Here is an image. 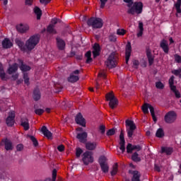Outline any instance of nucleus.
Listing matches in <instances>:
<instances>
[{
  "label": "nucleus",
  "instance_id": "36",
  "mask_svg": "<svg viewBox=\"0 0 181 181\" xmlns=\"http://www.w3.org/2000/svg\"><path fill=\"white\" fill-rule=\"evenodd\" d=\"M116 34L118 35V36H124L127 34V30L124 28H119L117 30Z\"/></svg>",
  "mask_w": 181,
  "mask_h": 181
},
{
  "label": "nucleus",
  "instance_id": "31",
  "mask_svg": "<svg viewBox=\"0 0 181 181\" xmlns=\"http://www.w3.org/2000/svg\"><path fill=\"white\" fill-rule=\"evenodd\" d=\"M144 34V23L141 22L139 23V32L137 33V37H141Z\"/></svg>",
  "mask_w": 181,
  "mask_h": 181
},
{
  "label": "nucleus",
  "instance_id": "20",
  "mask_svg": "<svg viewBox=\"0 0 181 181\" xmlns=\"http://www.w3.org/2000/svg\"><path fill=\"white\" fill-rule=\"evenodd\" d=\"M80 71L78 70H76L73 74H71L69 78H68L70 83H76V81H78V76L74 74H78Z\"/></svg>",
  "mask_w": 181,
  "mask_h": 181
},
{
  "label": "nucleus",
  "instance_id": "14",
  "mask_svg": "<svg viewBox=\"0 0 181 181\" xmlns=\"http://www.w3.org/2000/svg\"><path fill=\"white\" fill-rule=\"evenodd\" d=\"M141 149H142L141 146H132L131 144H129L127 146V153H132L134 151H141Z\"/></svg>",
  "mask_w": 181,
  "mask_h": 181
},
{
  "label": "nucleus",
  "instance_id": "39",
  "mask_svg": "<svg viewBox=\"0 0 181 181\" xmlns=\"http://www.w3.org/2000/svg\"><path fill=\"white\" fill-rule=\"evenodd\" d=\"M57 177V170L56 169H54L52 170V180L50 178H48L46 180V181H56V177Z\"/></svg>",
  "mask_w": 181,
  "mask_h": 181
},
{
  "label": "nucleus",
  "instance_id": "59",
  "mask_svg": "<svg viewBox=\"0 0 181 181\" xmlns=\"http://www.w3.org/2000/svg\"><path fill=\"white\" fill-rule=\"evenodd\" d=\"M57 149L59 152H63L64 151V146L60 145L57 147Z\"/></svg>",
  "mask_w": 181,
  "mask_h": 181
},
{
  "label": "nucleus",
  "instance_id": "46",
  "mask_svg": "<svg viewBox=\"0 0 181 181\" xmlns=\"http://www.w3.org/2000/svg\"><path fill=\"white\" fill-rule=\"evenodd\" d=\"M0 111H6V103H0Z\"/></svg>",
  "mask_w": 181,
  "mask_h": 181
},
{
  "label": "nucleus",
  "instance_id": "11",
  "mask_svg": "<svg viewBox=\"0 0 181 181\" xmlns=\"http://www.w3.org/2000/svg\"><path fill=\"white\" fill-rule=\"evenodd\" d=\"M6 124L8 127H13L15 124V111L11 110L8 112V116L6 119Z\"/></svg>",
  "mask_w": 181,
  "mask_h": 181
},
{
  "label": "nucleus",
  "instance_id": "40",
  "mask_svg": "<svg viewBox=\"0 0 181 181\" xmlns=\"http://www.w3.org/2000/svg\"><path fill=\"white\" fill-rule=\"evenodd\" d=\"M47 31L49 33L56 34V30H54V26L52 25H49L47 27Z\"/></svg>",
  "mask_w": 181,
  "mask_h": 181
},
{
  "label": "nucleus",
  "instance_id": "29",
  "mask_svg": "<svg viewBox=\"0 0 181 181\" xmlns=\"http://www.w3.org/2000/svg\"><path fill=\"white\" fill-rule=\"evenodd\" d=\"M97 146V143L95 142H88L86 144V149L89 151H93Z\"/></svg>",
  "mask_w": 181,
  "mask_h": 181
},
{
  "label": "nucleus",
  "instance_id": "6",
  "mask_svg": "<svg viewBox=\"0 0 181 181\" xmlns=\"http://www.w3.org/2000/svg\"><path fill=\"white\" fill-rule=\"evenodd\" d=\"M148 109L150 110L153 120L154 121V122H156V116H155V109H153V107H152V105H151V104L149 103H145L141 107V110L144 114H148Z\"/></svg>",
  "mask_w": 181,
  "mask_h": 181
},
{
  "label": "nucleus",
  "instance_id": "45",
  "mask_svg": "<svg viewBox=\"0 0 181 181\" xmlns=\"http://www.w3.org/2000/svg\"><path fill=\"white\" fill-rule=\"evenodd\" d=\"M30 139L32 141V142L33 143V145L35 146H37L38 143H37V140L36 139V138H35L33 136H30Z\"/></svg>",
  "mask_w": 181,
  "mask_h": 181
},
{
  "label": "nucleus",
  "instance_id": "49",
  "mask_svg": "<svg viewBox=\"0 0 181 181\" xmlns=\"http://www.w3.org/2000/svg\"><path fill=\"white\" fill-rule=\"evenodd\" d=\"M173 74H175V76H179L181 77V69L177 70L172 71Z\"/></svg>",
  "mask_w": 181,
  "mask_h": 181
},
{
  "label": "nucleus",
  "instance_id": "55",
  "mask_svg": "<svg viewBox=\"0 0 181 181\" xmlns=\"http://www.w3.org/2000/svg\"><path fill=\"white\" fill-rule=\"evenodd\" d=\"M156 87L157 88H163L164 86H163V83H162V82H157L156 83Z\"/></svg>",
  "mask_w": 181,
  "mask_h": 181
},
{
  "label": "nucleus",
  "instance_id": "34",
  "mask_svg": "<svg viewBox=\"0 0 181 181\" xmlns=\"http://www.w3.org/2000/svg\"><path fill=\"white\" fill-rule=\"evenodd\" d=\"M34 13L37 16V19H40L42 16V10L39 7L34 8Z\"/></svg>",
  "mask_w": 181,
  "mask_h": 181
},
{
  "label": "nucleus",
  "instance_id": "7",
  "mask_svg": "<svg viewBox=\"0 0 181 181\" xmlns=\"http://www.w3.org/2000/svg\"><path fill=\"white\" fill-rule=\"evenodd\" d=\"M126 127L129 138H132V135H134V131L136 129L135 123H134V121L132 120H126Z\"/></svg>",
  "mask_w": 181,
  "mask_h": 181
},
{
  "label": "nucleus",
  "instance_id": "60",
  "mask_svg": "<svg viewBox=\"0 0 181 181\" xmlns=\"http://www.w3.org/2000/svg\"><path fill=\"white\" fill-rule=\"evenodd\" d=\"M52 0H40L41 4H44V5H47Z\"/></svg>",
  "mask_w": 181,
  "mask_h": 181
},
{
  "label": "nucleus",
  "instance_id": "52",
  "mask_svg": "<svg viewBox=\"0 0 181 181\" xmlns=\"http://www.w3.org/2000/svg\"><path fill=\"white\" fill-rule=\"evenodd\" d=\"M81 153H83V150H81V148H76V155L77 158H80V156L81 155Z\"/></svg>",
  "mask_w": 181,
  "mask_h": 181
},
{
  "label": "nucleus",
  "instance_id": "24",
  "mask_svg": "<svg viewBox=\"0 0 181 181\" xmlns=\"http://www.w3.org/2000/svg\"><path fill=\"white\" fill-rule=\"evenodd\" d=\"M7 71L8 74H14V73H16V71H18V64L10 66Z\"/></svg>",
  "mask_w": 181,
  "mask_h": 181
},
{
  "label": "nucleus",
  "instance_id": "4",
  "mask_svg": "<svg viewBox=\"0 0 181 181\" xmlns=\"http://www.w3.org/2000/svg\"><path fill=\"white\" fill-rule=\"evenodd\" d=\"M106 101H109L110 108H115L118 105V100L115 98L114 92H110L105 95Z\"/></svg>",
  "mask_w": 181,
  "mask_h": 181
},
{
  "label": "nucleus",
  "instance_id": "43",
  "mask_svg": "<svg viewBox=\"0 0 181 181\" xmlns=\"http://www.w3.org/2000/svg\"><path fill=\"white\" fill-rule=\"evenodd\" d=\"M157 138H162L165 134L163 133V130L162 129H158L156 132Z\"/></svg>",
  "mask_w": 181,
  "mask_h": 181
},
{
  "label": "nucleus",
  "instance_id": "30",
  "mask_svg": "<svg viewBox=\"0 0 181 181\" xmlns=\"http://www.w3.org/2000/svg\"><path fill=\"white\" fill-rule=\"evenodd\" d=\"M21 125L25 131H28V129H29V120H28V119H22Z\"/></svg>",
  "mask_w": 181,
  "mask_h": 181
},
{
  "label": "nucleus",
  "instance_id": "37",
  "mask_svg": "<svg viewBox=\"0 0 181 181\" xmlns=\"http://www.w3.org/2000/svg\"><path fill=\"white\" fill-rule=\"evenodd\" d=\"M118 173V163H115L111 171L112 176H115Z\"/></svg>",
  "mask_w": 181,
  "mask_h": 181
},
{
  "label": "nucleus",
  "instance_id": "3",
  "mask_svg": "<svg viewBox=\"0 0 181 181\" xmlns=\"http://www.w3.org/2000/svg\"><path fill=\"white\" fill-rule=\"evenodd\" d=\"M117 62H118V54L115 52H112L105 62V65L109 67V69H112V67L117 66Z\"/></svg>",
  "mask_w": 181,
  "mask_h": 181
},
{
  "label": "nucleus",
  "instance_id": "63",
  "mask_svg": "<svg viewBox=\"0 0 181 181\" xmlns=\"http://www.w3.org/2000/svg\"><path fill=\"white\" fill-rule=\"evenodd\" d=\"M33 0H25V5H32Z\"/></svg>",
  "mask_w": 181,
  "mask_h": 181
},
{
  "label": "nucleus",
  "instance_id": "9",
  "mask_svg": "<svg viewBox=\"0 0 181 181\" xmlns=\"http://www.w3.org/2000/svg\"><path fill=\"white\" fill-rule=\"evenodd\" d=\"M99 163L102 171L104 173H107L110 167H108V164L107 163V158L104 156H100L99 158Z\"/></svg>",
  "mask_w": 181,
  "mask_h": 181
},
{
  "label": "nucleus",
  "instance_id": "42",
  "mask_svg": "<svg viewBox=\"0 0 181 181\" xmlns=\"http://www.w3.org/2000/svg\"><path fill=\"white\" fill-rule=\"evenodd\" d=\"M33 98L34 100H35V101H37V100H40V93L39 92V90L34 91Z\"/></svg>",
  "mask_w": 181,
  "mask_h": 181
},
{
  "label": "nucleus",
  "instance_id": "47",
  "mask_svg": "<svg viewBox=\"0 0 181 181\" xmlns=\"http://www.w3.org/2000/svg\"><path fill=\"white\" fill-rule=\"evenodd\" d=\"M115 134V129H110L107 132V136H111Z\"/></svg>",
  "mask_w": 181,
  "mask_h": 181
},
{
  "label": "nucleus",
  "instance_id": "61",
  "mask_svg": "<svg viewBox=\"0 0 181 181\" xmlns=\"http://www.w3.org/2000/svg\"><path fill=\"white\" fill-rule=\"evenodd\" d=\"M133 64H134V67H136V69L138 67V66H139V62L136 61V60H134L133 62Z\"/></svg>",
  "mask_w": 181,
  "mask_h": 181
},
{
  "label": "nucleus",
  "instance_id": "19",
  "mask_svg": "<svg viewBox=\"0 0 181 181\" xmlns=\"http://www.w3.org/2000/svg\"><path fill=\"white\" fill-rule=\"evenodd\" d=\"M119 146H120V151H122V152H125V139L124 138V133H122V132L120 133L119 135Z\"/></svg>",
  "mask_w": 181,
  "mask_h": 181
},
{
  "label": "nucleus",
  "instance_id": "35",
  "mask_svg": "<svg viewBox=\"0 0 181 181\" xmlns=\"http://www.w3.org/2000/svg\"><path fill=\"white\" fill-rule=\"evenodd\" d=\"M140 176H141V174H139V172L134 171L132 181H140L139 180Z\"/></svg>",
  "mask_w": 181,
  "mask_h": 181
},
{
  "label": "nucleus",
  "instance_id": "44",
  "mask_svg": "<svg viewBox=\"0 0 181 181\" xmlns=\"http://www.w3.org/2000/svg\"><path fill=\"white\" fill-rule=\"evenodd\" d=\"M86 63H90L91 62V51H88L86 54Z\"/></svg>",
  "mask_w": 181,
  "mask_h": 181
},
{
  "label": "nucleus",
  "instance_id": "56",
  "mask_svg": "<svg viewBox=\"0 0 181 181\" xmlns=\"http://www.w3.org/2000/svg\"><path fill=\"white\" fill-rule=\"evenodd\" d=\"M59 19L57 18H53L52 21H51V24L49 25H52V26L54 27V25H56V23H57V22H59Z\"/></svg>",
  "mask_w": 181,
  "mask_h": 181
},
{
  "label": "nucleus",
  "instance_id": "51",
  "mask_svg": "<svg viewBox=\"0 0 181 181\" xmlns=\"http://www.w3.org/2000/svg\"><path fill=\"white\" fill-rule=\"evenodd\" d=\"M24 83L25 84H26L27 86H29V77L28 76V74H24Z\"/></svg>",
  "mask_w": 181,
  "mask_h": 181
},
{
  "label": "nucleus",
  "instance_id": "53",
  "mask_svg": "<svg viewBox=\"0 0 181 181\" xmlns=\"http://www.w3.org/2000/svg\"><path fill=\"white\" fill-rule=\"evenodd\" d=\"M44 112H45V110H43L42 109L35 110V114H37V115H42V114H43Z\"/></svg>",
  "mask_w": 181,
  "mask_h": 181
},
{
  "label": "nucleus",
  "instance_id": "13",
  "mask_svg": "<svg viewBox=\"0 0 181 181\" xmlns=\"http://www.w3.org/2000/svg\"><path fill=\"white\" fill-rule=\"evenodd\" d=\"M75 121L78 125H81V127H86V119L84 117H83V115H81V113H78L76 115Z\"/></svg>",
  "mask_w": 181,
  "mask_h": 181
},
{
  "label": "nucleus",
  "instance_id": "16",
  "mask_svg": "<svg viewBox=\"0 0 181 181\" xmlns=\"http://www.w3.org/2000/svg\"><path fill=\"white\" fill-rule=\"evenodd\" d=\"M131 52H132V47H131V42H128L126 46V63L128 64V62H129V57H131Z\"/></svg>",
  "mask_w": 181,
  "mask_h": 181
},
{
  "label": "nucleus",
  "instance_id": "1",
  "mask_svg": "<svg viewBox=\"0 0 181 181\" xmlns=\"http://www.w3.org/2000/svg\"><path fill=\"white\" fill-rule=\"evenodd\" d=\"M16 43L23 52H30V50L35 49L36 45L39 43V36L33 35L30 37L26 42L25 45H23V42L20 40H16Z\"/></svg>",
  "mask_w": 181,
  "mask_h": 181
},
{
  "label": "nucleus",
  "instance_id": "28",
  "mask_svg": "<svg viewBox=\"0 0 181 181\" xmlns=\"http://www.w3.org/2000/svg\"><path fill=\"white\" fill-rule=\"evenodd\" d=\"M0 78H1L4 81H6L8 78L6 74H5V71H4V66L1 63H0Z\"/></svg>",
  "mask_w": 181,
  "mask_h": 181
},
{
  "label": "nucleus",
  "instance_id": "57",
  "mask_svg": "<svg viewBox=\"0 0 181 181\" xmlns=\"http://www.w3.org/2000/svg\"><path fill=\"white\" fill-rule=\"evenodd\" d=\"M107 1L108 0H100V8H104Z\"/></svg>",
  "mask_w": 181,
  "mask_h": 181
},
{
  "label": "nucleus",
  "instance_id": "23",
  "mask_svg": "<svg viewBox=\"0 0 181 181\" xmlns=\"http://www.w3.org/2000/svg\"><path fill=\"white\" fill-rule=\"evenodd\" d=\"M57 45L59 50H63L66 47V43L60 38H57Z\"/></svg>",
  "mask_w": 181,
  "mask_h": 181
},
{
  "label": "nucleus",
  "instance_id": "5",
  "mask_svg": "<svg viewBox=\"0 0 181 181\" xmlns=\"http://www.w3.org/2000/svg\"><path fill=\"white\" fill-rule=\"evenodd\" d=\"M88 26H92L94 29L103 28V20L101 18H91L88 21Z\"/></svg>",
  "mask_w": 181,
  "mask_h": 181
},
{
  "label": "nucleus",
  "instance_id": "10",
  "mask_svg": "<svg viewBox=\"0 0 181 181\" xmlns=\"http://www.w3.org/2000/svg\"><path fill=\"white\" fill-rule=\"evenodd\" d=\"M177 115L174 111L168 112L165 116V121L168 124H172L174 121H176Z\"/></svg>",
  "mask_w": 181,
  "mask_h": 181
},
{
  "label": "nucleus",
  "instance_id": "32",
  "mask_svg": "<svg viewBox=\"0 0 181 181\" xmlns=\"http://www.w3.org/2000/svg\"><path fill=\"white\" fill-rule=\"evenodd\" d=\"M161 151L163 153H166V155H170L173 152V150L170 147H162Z\"/></svg>",
  "mask_w": 181,
  "mask_h": 181
},
{
  "label": "nucleus",
  "instance_id": "62",
  "mask_svg": "<svg viewBox=\"0 0 181 181\" xmlns=\"http://www.w3.org/2000/svg\"><path fill=\"white\" fill-rule=\"evenodd\" d=\"M16 148H17V151H22V149H23V145L18 144Z\"/></svg>",
  "mask_w": 181,
  "mask_h": 181
},
{
  "label": "nucleus",
  "instance_id": "15",
  "mask_svg": "<svg viewBox=\"0 0 181 181\" xmlns=\"http://www.w3.org/2000/svg\"><path fill=\"white\" fill-rule=\"evenodd\" d=\"M1 145H4L5 146V149L6 151H11L13 148L12 146V142H11V140H9L8 139L2 140Z\"/></svg>",
  "mask_w": 181,
  "mask_h": 181
},
{
  "label": "nucleus",
  "instance_id": "18",
  "mask_svg": "<svg viewBox=\"0 0 181 181\" xmlns=\"http://www.w3.org/2000/svg\"><path fill=\"white\" fill-rule=\"evenodd\" d=\"M1 45L4 47V49H11V47H12V46H13V43L12 42V41H11V40H9L8 38H5L2 41Z\"/></svg>",
  "mask_w": 181,
  "mask_h": 181
},
{
  "label": "nucleus",
  "instance_id": "38",
  "mask_svg": "<svg viewBox=\"0 0 181 181\" xmlns=\"http://www.w3.org/2000/svg\"><path fill=\"white\" fill-rule=\"evenodd\" d=\"M180 5H181V0H177V3L175 4L177 13H181Z\"/></svg>",
  "mask_w": 181,
  "mask_h": 181
},
{
  "label": "nucleus",
  "instance_id": "22",
  "mask_svg": "<svg viewBox=\"0 0 181 181\" xmlns=\"http://www.w3.org/2000/svg\"><path fill=\"white\" fill-rule=\"evenodd\" d=\"M160 47L163 49L165 53H168L169 46L168 45V41L163 40L160 42Z\"/></svg>",
  "mask_w": 181,
  "mask_h": 181
},
{
  "label": "nucleus",
  "instance_id": "41",
  "mask_svg": "<svg viewBox=\"0 0 181 181\" xmlns=\"http://www.w3.org/2000/svg\"><path fill=\"white\" fill-rule=\"evenodd\" d=\"M132 160L134 162H140L141 161V158L138 156L136 153H134L132 156Z\"/></svg>",
  "mask_w": 181,
  "mask_h": 181
},
{
  "label": "nucleus",
  "instance_id": "48",
  "mask_svg": "<svg viewBox=\"0 0 181 181\" xmlns=\"http://www.w3.org/2000/svg\"><path fill=\"white\" fill-rule=\"evenodd\" d=\"M109 40L110 42H117V35H113V34L110 35L109 36Z\"/></svg>",
  "mask_w": 181,
  "mask_h": 181
},
{
  "label": "nucleus",
  "instance_id": "58",
  "mask_svg": "<svg viewBox=\"0 0 181 181\" xmlns=\"http://www.w3.org/2000/svg\"><path fill=\"white\" fill-rule=\"evenodd\" d=\"M175 62H177V63H180V62H181L180 56H179L177 54L175 55Z\"/></svg>",
  "mask_w": 181,
  "mask_h": 181
},
{
  "label": "nucleus",
  "instance_id": "54",
  "mask_svg": "<svg viewBox=\"0 0 181 181\" xmlns=\"http://www.w3.org/2000/svg\"><path fill=\"white\" fill-rule=\"evenodd\" d=\"M99 130L100 131V134H105V126L100 125L99 127Z\"/></svg>",
  "mask_w": 181,
  "mask_h": 181
},
{
  "label": "nucleus",
  "instance_id": "25",
  "mask_svg": "<svg viewBox=\"0 0 181 181\" xmlns=\"http://www.w3.org/2000/svg\"><path fill=\"white\" fill-rule=\"evenodd\" d=\"M20 69L23 71H29L30 66L23 64V62L21 59L18 60Z\"/></svg>",
  "mask_w": 181,
  "mask_h": 181
},
{
  "label": "nucleus",
  "instance_id": "2",
  "mask_svg": "<svg viewBox=\"0 0 181 181\" xmlns=\"http://www.w3.org/2000/svg\"><path fill=\"white\" fill-rule=\"evenodd\" d=\"M124 1L127 4V6L129 8L128 10L129 13H131L132 15L135 13H142L144 5L141 2L134 3L132 0H124Z\"/></svg>",
  "mask_w": 181,
  "mask_h": 181
},
{
  "label": "nucleus",
  "instance_id": "33",
  "mask_svg": "<svg viewBox=\"0 0 181 181\" xmlns=\"http://www.w3.org/2000/svg\"><path fill=\"white\" fill-rule=\"evenodd\" d=\"M146 54H147V57L148 59V63H149L150 66H151V64H153V57L151 54V50L148 49L146 51Z\"/></svg>",
  "mask_w": 181,
  "mask_h": 181
},
{
  "label": "nucleus",
  "instance_id": "8",
  "mask_svg": "<svg viewBox=\"0 0 181 181\" xmlns=\"http://www.w3.org/2000/svg\"><path fill=\"white\" fill-rule=\"evenodd\" d=\"M82 160L84 165H90L94 162V157H93V152L86 151L82 156Z\"/></svg>",
  "mask_w": 181,
  "mask_h": 181
},
{
  "label": "nucleus",
  "instance_id": "26",
  "mask_svg": "<svg viewBox=\"0 0 181 181\" xmlns=\"http://www.w3.org/2000/svg\"><path fill=\"white\" fill-rule=\"evenodd\" d=\"M93 54V57H97V56H100V45L97 43L94 45Z\"/></svg>",
  "mask_w": 181,
  "mask_h": 181
},
{
  "label": "nucleus",
  "instance_id": "50",
  "mask_svg": "<svg viewBox=\"0 0 181 181\" xmlns=\"http://www.w3.org/2000/svg\"><path fill=\"white\" fill-rule=\"evenodd\" d=\"M98 77L102 78H105L106 77L105 71H100L98 74Z\"/></svg>",
  "mask_w": 181,
  "mask_h": 181
},
{
  "label": "nucleus",
  "instance_id": "64",
  "mask_svg": "<svg viewBox=\"0 0 181 181\" xmlns=\"http://www.w3.org/2000/svg\"><path fill=\"white\" fill-rule=\"evenodd\" d=\"M18 77H19V75L18 74L13 75V80H16V78H18Z\"/></svg>",
  "mask_w": 181,
  "mask_h": 181
},
{
  "label": "nucleus",
  "instance_id": "17",
  "mask_svg": "<svg viewBox=\"0 0 181 181\" xmlns=\"http://www.w3.org/2000/svg\"><path fill=\"white\" fill-rule=\"evenodd\" d=\"M16 29L21 33H25L27 30H29V25L27 24H18L16 26Z\"/></svg>",
  "mask_w": 181,
  "mask_h": 181
},
{
  "label": "nucleus",
  "instance_id": "27",
  "mask_svg": "<svg viewBox=\"0 0 181 181\" xmlns=\"http://www.w3.org/2000/svg\"><path fill=\"white\" fill-rule=\"evenodd\" d=\"M77 138L79 139L80 142H86L87 141V132H83L82 134H78Z\"/></svg>",
  "mask_w": 181,
  "mask_h": 181
},
{
  "label": "nucleus",
  "instance_id": "12",
  "mask_svg": "<svg viewBox=\"0 0 181 181\" xmlns=\"http://www.w3.org/2000/svg\"><path fill=\"white\" fill-rule=\"evenodd\" d=\"M174 80H175V76H171V78L169 79L170 87L172 91H173V93H175V97L177 98H180V93H179V91H177L176 90V86H173V81Z\"/></svg>",
  "mask_w": 181,
  "mask_h": 181
},
{
  "label": "nucleus",
  "instance_id": "21",
  "mask_svg": "<svg viewBox=\"0 0 181 181\" xmlns=\"http://www.w3.org/2000/svg\"><path fill=\"white\" fill-rule=\"evenodd\" d=\"M41 132L48 139H52V132H50L46 127L43 126L41 129Z\"/></svg>",
  "mask_w": 181,
  "mask_h": 181
}]
</instances>
